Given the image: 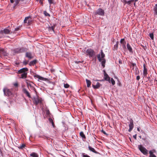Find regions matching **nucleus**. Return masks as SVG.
Segmentation results:
<instances>
[{"mask_svg": "<svg viewBox=\"0 0 157 157\" xmlns=\"http://www.w3.org/2000/svg\"><path fill=\"white\" fill-rule=\"evenodd\" d=\"M34 77L35 78H38L39 79L42 80V81H47L48 79L46 78H44L43 77H42L40 75H34Z\"/></svg>", "mask_w": 157, "mask_h": 157, "instance_id": "nucleus-11", "label": "nucleus"}, {"mask_svg": "<svg viewBox=\"0 0 157 157\" xmlns=\"http://www.w3.org/2000/svg\"><path fill=\"white\" fill-rule=\"evenodd\" d=\"M31 156L32 157H38V155L37 153L34 152H33L30 154Z\"/></svg>", "mask_w": 157, "mask_h": 157, "instance_id": "nucleus-25", "label": "nucleus"}, {"mask_svg": "<svg viewBox=\"0 0 157 157\" xmlns=\"http://www.w3.org/2000/svg\"><path fill=\"white\" fill-rule=\"evenodd\" d=\"M25 146V145L24 144H22L21 146L20 147V148L21 149H22L23 148H24Z\"/></svg>", "mask_w": 157, "mask_h": 157, "instance_id": "nucleus-42", "label": "nucleus"}, {"mask_svg": "<svg viewBox=\"0 0 157 157\" xmlns=\"http://www.w3.org/2000/svg\"><path fill=\"white\" fill-rule=\"evenodd\" d=\"M42 101L41 98H39L38 97L34 98L33 100V102L36 105L39 103H41Z\"/></svg>", "mask_w": 157, "mask_h": 157, "instance_id": "nucleus-8", "label": "nucleus"}, {"mask_svg": "<svg viewBox=\"0 0 157 157\" xmlns=\"http://www.w3.org/2000/svg\"><path fill=\"white\" fill-rule=\"evenodd\" d=\"M49 3L50 4H52L53 3V0H48Z\"/></svg>", "mask_w": 157, "mask_h": 157, "instance_id": "nucleus-39", "label": "nucleus"}, {"mask_svg": "<svg viewBox=\"0 0 157 157\" xmlns=\"http://www.w3.org/2000/svg\"><path fill=\"white\" fill-rule=\"evenodd\" d=\"M50 113V112L49 110H48L47 111L46 114L47 115H49Z\"/></svg>", "mask_w": 157, "mask_h": 157, "instance_id": "nucleus-51", "label": "nucleus"}, {"mask_svg": "<svg viewBox=\"0 0 157 157\" xmlns=\"http://www.w3.org/2000/svg\"><path fill=\"white\" fill-rule=\"evenodd\" d=\"M20 1V0H15V3L14 4L15 6L17 5L19 3V2Z\"/></svg>", "mask_w": 157, "mask_h": 157, "instance_id": "nucleus-38", "label": "nucleus"}, {"mask_svg": "<svg viewBox=\"0 0 157 157\" xmlns=\"http://www.w3.org/2000/svg\"><path fill=\"white\" fill-rule=\"evenodd\" d=\"M126 43L124 39V38L121 39L120 40V43L122 44L123 43Z\"/></svg>", "mask_w": 157, "mask_h": 157, "instance_id": "nucleus-33", "label": "nucleus"}, {"mask_svg": "<svg viewBox=\"0 0 157 157\" xmlns=\"http://www.w3.org/2000/svg\"><path fill=\"white\" fill-rule=\"evenodd\" d=\"M37 62V60L36 59H35L31 62H30L29 63V65L30 66L34 65V64H35Z\"/></svg>", "mask_w": 157, "mask_h": 157, "instance_id": "nucleus-24", "label": "nucleus"}, {"mask_svg": "<svg viewBox=\"0 0 157 157\" xmlns=\"http://www.w3.org/2000/svg\"><path fill=\"white\" fill-rule=\"evenodd\" d=\"M134 6H136V2H135L134 3Z\"/></svg>", "mask_w": 157, "mask_h": 157, "instance_id": "nucleus-59", "label": "nucleus"}, {"mask_svg": "<svg viewBox=\"0 0 157 157\" xmlns=\"http://www.w3.org/2000/svg\"><path fill=\"white\" fill-rule=\"evenodd\" d=\"M131 68H132V69L134 70V71H135V70H134V68H133V67L131 66Z\"/></svg>", "mask_w": 157, "mask_h": 157, "instance_id": "nucleus-57", "label": "nucleus"}, {"mask_svg": "<svg viewBox=\"0 0 157 157\" xmlns=\"http://www.w3.org/2000/svg\"><path fill=\"white\" fill-rule=\"evenodd\" d=\"M48 120L49 122L52 124V126H53V127H54L55 126L52 119L51 118H49Z\"/></svg>", "mask_w": 157, "mask_h": 157, "instance_id": "nucleus-28", "label": "nucleus"}, {"mask_svg": "<svg viewBox=\"0 0 157 157\" xmlns=\"http://www.w3.org/2000/svg\"><path fill=\"white\" fill-rule=\"evenodd\" d=\"M149 36L150 37V38H151V39L152 40H154V34H153V33H150L149 34Z\"/></svg>", "mask_w": 157, "mask_h": 157, "instance_id": "nucleus-30", "label": "nucleus"}, {"mask_svg": "<svg viewBox=\"0 0 157 157\" xmlns=\"http://www.w3.org/2000/svg\"><path fill=\"white\" fill-rule=\"evenodd\" d=\"M133 137L136 140V134L135 135H134L133 136Z\"/></svg>", "mask_w": 157, "mask_h": 157, "instance_id": "nucleus-50", "label": "nucleus"}, {"mask_svg": "<svg viewBox=\"0 0 157 157\" xmlns=\"http://www.w3.org/2000/svg\"><path fill=\"white\" fill-rule=\"evenodd\" d=\"M88 148H89V150L90 151H92V152H94V153H97V151L95 150L94 148H93V147H92L91 146H88Z\"/></svg>", "mask_w": 157, "mask_h": 157, "instance_id": "nucleus-21", "label": "nucleus"}, {"mask_svg": "<svg viewBox=\"0 0 157 157\" xmlns=\"http://www.w3.org/2000/svg\"><path fill=\"white\" fill-rule=\"evenodd\" d=\"M140 79V76H137L136 77V80H139Z\"/></svg>", "mask_w": 157, "mask_h": 157, "instance_id": "nucleus-48", "label": "nucleus"}, {"mask_svg": "<svg viewBox=\"0 0 157 157\" xmlns=\"http://www.w3.org/2000/svg\"><path fill=\"white\" fill-rule=\"evenodd\" d=\"M86 55L88 56L90 58L92 57L95 55L93 49H87L86 52Z\"/></svg>", "mask_w": 157, "mask_h": 157, "instance_id": "nucleus-4", "label": "nucleus"}, {"mask_svg": "<svg viewBox=\"0 0 157 157\" xmlns=\"http://www.w3.org/2000/svg\"><path fill=\"white\" fill-rule=\"evenodd\" d=\"M104 79L105 80L108 81L109 83L110 82V77L104 71Z\"/></svg>", "mask_w": 157, "mask_h": 157, "instance_id": "nucleus-12", "label": "nucleus"}, {"mask_svg": "<svg viewBox=\"0 0 157 157\" xmlns=\"http://www.w3.org/2000/svg\"><path fill=\"white\" fill-rule=\"evenodd\" d=\"M136 66V64L135 63H132V67H133V68H134Z\"/></svg>", "mask_w": 157, "mask_h": 157, "instance_id": "nucleus-41", "label": "nucleus"}, {"mask_svg": "<svg viewBox=\"0 0 157 157\" xmlns=\"http://www.w3.org/2000/svg\"><path fill=\"white\" fill-rule=\"evenodd\" d=\"M138 148L140 151L144 155H147L148 153V150L142 145H138Z\"/></svg>", "mask_w": 157, "mask_h": 157, "instance_id": "nucleus-3", "label": "nucleus"}, {"mask_svg": "<svg viewBox=\"0 0 157 157\" xmlns=\"http://www.w3.org/2000/svg\"><path fill=\"white\" fill-rule=\"evenodd\" d=\"M104 14L105 12L104 10L101 8L98 9L95 13V15H98L101 16H104Z\"/></svg>", "mask_w": 157, "mask_h": 157, "instance_id": "nucleus-5", "label": "nucleus"}, {"mask_svg": "<svg viewBox=\"0 0 157 157\" xmlns=\"http://www.w3.org/2000/svg\"><path fill=\"white\" fill-rule=\"evenodd\" d=\"M44 14L46 16H50V14L48 13L46 11H44Z\"/></svg>", "mask_w": 157, "mask_h": 157, "instance_id": "nucleus-32", "label": "nucleus"}, {"mask_svg": "<svg viewBox=\"0 0 157 157\" xmlns=\"http://www.w3.org/2000/svg\"><path fill=\"white\" fill-rule=\"evenodd\" d=\"M26 48H16L14 50V52L15 53H19L24 52L26 51Z\"/></svg>", "mask_w": 157, "mask_h": 157, "instance_id": "nucleus-9", "label": "nucleus"}, {"mask_svg": "<svg viewBox=\"0 0 157 157\" xmlns=\"http://www.w3.org/2000/svg\"><path fill=\"white\" fill-rule=\"evenodd\" d=\"M28 70V69L27 67L23 68L19 70L17 73L18 74H21V78H27Z\"/></svg>", "mask_w": 157, "mask_h": 157, "instance_id": "nucleus-2", "label": "nucleus"}, {"mask_svg": "<svg viewBox=\"0 0 157 157\" xmlns=\"http://www.w3.org/2000/svg\"><path fill=\"white\" fill-rule=\"evenodd\" d=\"M86 83L87 84V86L88 87H90V85L91 84V81L87 79H86Z\"/></svg>", "mask_w": 157, "mask_h": 157, "instance_id": "nucleus-20", "label": "nucleus"}, {"mask_svg": "<svg viewBox=\"0 0 157 157\" xmlns=\"http://www.w3.org/2000/svg\"><path fill=\"white\" fill-rule=\"evenodd\" d=\"M156 151L155 150H152L149 151V153L150 154L149 157H156V156L153 154L154 153H155Z\"/></svg>", "mask_w": 157, "mask_h": 157, "instance_id": "nucleus-13", "label": "nucleus"}, {"mask_svg": "<svg viewBox=\"0 0 157 157\" xmlns=\"http://www.w3.org/2000/svg\"><path fill=\"white\" fill-rule=\"evenodd\" d=\"M19 30V28H17L15 29V31H17Z\"/></svg>", "mask_w": 157, "mask_h": 157, "instance_id": "nucleus-49", "label": "nucleus"}, {"mask_svg": "<svg viewBox=\"0 0 157 157\" xmlns=\"http://www.w3.org/2000/svg\"><path fill=\"white\" fill-rule=\"evenodd\" d=\"M134 0H130L128 1V2H127V4H128V5H131V3L134 2Z\"/></svg>", "mask_w": 157, "mask_h": 157, "instance_id": "nucleus-31", "label": "nucleus"}, {"mask_svg": "<svg viewBox=\"0 0 157 157\" xmlns=\"http://www.w3.org/2000/svg\"><path fill=\"white\" fill-rule=\"evenodd\" d=\"M101 132H102L105 135H107V133L105 132L103 130H102L101 131Z\"/></svg>", "mask_w": 157, "mask_h": 157, "instance_id": "nucleus-46", "label": "nucleus"}, {"mask_svg": "<svg viewBox=\"0 0 157 157\" xmlns=\"http://www.w3.org/2000/svg\"><path fill=\"white\" fill-rule=\"evenodd\" d=\"M147 74V70L144 64V65L143 75L146 77Z\"/></svg>", "mask_w": 157, "mask_h": 157, "instance_id": "nucleus-17", "label": "nucleus"}, {"mask_svg": "<svg viewBox=\"0 0 157 157\" xmlns=\"http://www.w3.org/2000/svg\"><path fill=\"white\" fill-rule=\"evenodd\" d=\"M23 93L25 94L26 96L28 97L29 98H31V95L29 92L26 90L25 88H23Z\"/></svg>", "mask_w": 157, "mask_h": 157, "instance_id": "nucleus-14", "label": "nucleus"}, {"mask_svg": "<svg viewBox=\"0 0 157 157\" xmlns=\"http://www.w3.org/2000/svg\"><path fill=\"white\" fill-rule=\"evenodd\" d=\"M51 71L52 72V71H54V70H51Z\"/></svg>", "mask_w": 157, "mask_h": 157, "instance_id": "nucleus-60", "label": "nucleus"}, {"mask_svg": "<svg viewBox=\"0 0 157 157\" xmlns=\"http://www.w3.org/2000/svg\"><path fill=\"white\" fill-rule=\"evenodd\" d=\"M32 20L30 16L27 17L25 18L24 21V23H27L28 25H30L32 23Z\"/></svg>", "mask_w": 157, "mask_h": 157, "instance_id": "nucleus-6", "label": "nucleus"}, {"mask_svg": "<svg viewBox=\"0 0 157 157\" xmlns=\"http://www.w3.org/2000/svg\"><path fill=\"white\" fill-rule=\"evenodd\" d=\"M97 57L99 61L101 62L102 66L103 67H105L106 60L104 58L105 55L104 53L102 50H101L100 54L99 53L98 54Z\"/></svg>", "mask_w": 157, "mask_h": 157, "instance_id": "nucleus-1", "label": "nucleus"}, {"mask_svg": "<svg viewBox=\"0 0 157 157\" xmlns=\"http://www.w3.org/2000/svg\"><path fill=\"white\" fill-rule=\"evenodd\" d=\"M124 2L125 4H127V2H128V1H127L126 0H124Z\"/></svg>", "mask_w": 157, "mask_h": 157, "instance_id": "nucleus-53", "label": "nucleus"}, {"mask_svg": "<svg viewBox=\"0 0 157 157\" xmlns=\"http://www.w3.org/2000/svg\"><path fill=\"white\" fill-rule=\"evenodd\" d=\"M155 82H156V84L157 85V79H155Z\"/></svg>", "mask_w": 157, "mask_h": 157, "instance_id": "nucleus-56", "label": "nucleus"}, {"mask_svg": "<svg viewBox=\"0 0 157 157\" xmlns=\"http://www.w3.org/2000/svg\"><path fill=\"white\" fill-rule=\"evenodd\" d=\"M14 86L15 87H17L18 86V84L17 82H15L13 84Z\"/></svg>", "mask_w": 157, "mask_h": 157, "instance_id": "nucleus-43", "label": "nucleus"}, {"mask_svg": "<svg viewBox=\"0 0 157 157\" xmlns=\"http://www.w3.org/2000/svg\"><path fill=\"white\" fill-rule=\"evenodd\" d=\"M49 30H52L53 31H54V27L53 26H52L49 27Z\"/></svg>", "mask_w": 157, "mask_h": 157, "instance_id": "nucleus-40", "label": "nucleus"}, {"mask_svg": "<svg viewBox=\"0 0 157 157\" xmlns=\"http://www.w3.org/2000/svg\"><path fill=\"white\" fill-rule=\"evenodd\" d=\"M82 157H90L88 155L84 153H82Z\"/></svg>", "mask_w": 157, "mask_h": 157, "instance_id": "nucleus-35", "label": "nucleus"}, {"mask_svg": "<svg viewBox=\"0 0 157 157\" xmlns=\"http://www.w3.org/2000/svg\"><path fill=\"white\" fill-rule=\"evenodd\" d=\"M138 1V0H134V2H137Z\"/></svg>", "mask_w": 157, "mask_h": 157, "instance_id": "nucleus-58", "label": "nucleus"}, {"mask_svg": "<svg viewBox=\"0 0 157 157\" xmlns=\"http://www.w3.org/2000/svg\"><path fill=\"white\" fill-rule=\"evenodd\" d=\"M2 55L4 56L7 55L6 52L3 48L0 49V57Z\"/></svg>", "mask_w": 157, "mask_h": 157, "instance_id": "nucleus-15", "label": "nucleus"}, {"mask_svg": "<svg viewBox=\"0 0 157 157\" xmlns=\"http://www.w3.org/2000/svg\"><path fill=\"white\" fill-rule=\"evenodd\" d=\"M129 129L128 130V132H130L132 130V129L134 127V124L133 122V121L132 119H131L130 121V124H129Z\"/></svg>", "mask_w": 157, "mask_h": 157, "instance_id": "nucleus-10", "label": "nucleus"}, {"mask_svg": "<svg viewBox=\"0 0 157 157\" xmlns=\"http://www.w3.org/2000/svg\"><path fill=\"white\" fill-rule=\"evenodd\" d=\"M25 56L26 57H28L30 59H32L33 58L31 53L30 52H26L25 54Z\"/></svg>", "mask_w": 157, "mask_h": 157, "instance_id": "nucleus-16", "label": "nucleus"}, {"mask_svg": "<svg viewBox=\"0 0 157 157\" xmlns=\"http://www.w3.org/2000/svg\"><path fill=\"white\" fill-rule=\"evenodd\" d=\"M135 74L136 75H138L139 74V71L138 70V68L137 67H135V71H134Z\"/></svg>", "mask_w": 157, "mask_h": 157, "instance_id": "nucleus-27", "label": "nucleus"}, {"mask_svg": "<svg viewBox=\"0 0 157 157\" xmlns=\"http://www.w3.org/2000/svg\"><path fill=\"white\" fill-rule=\"evenodd\" d=\"M137 130L138 131L140 132V128L138 127L137 128Z\"/></svg>", "mask_w": 157, "mask_h": 157, "instance_id": "nucleus-55", "label": "nucleus"}, {"mask_svg": "<svg viewBox=\"0 0 157 157\" xmlns=\"http://www.w3.org/2000/svg\"><path fill=\"white\" fill-rule=\"evenodd\" d=\"M80 135L82 138V139L85 140L86 139V137L82 132H80Z\"/></svg>", "mask_w": 157, "mask_h": 157, "instance_id": "nucleus-22", "label": "nucleus"}, {"mask_svg": "<svg viewBox=\"0 0 157 157\" xmlns=\"http://www.w3.org/2000/svg\"><path fill=\"white\" fill-rule=\"evenodd\" d=\"M127 47L128 50L129 52H133L132 48L130 46V45L128 43L127 44Z\"/></svg>", "mask_w": 157, "mask_h": 157, "instance_id": "nucleus-19", "label": "nucleus"}, {"mask_svg": "<svg viewBox=\"0 0 157 157\" xmlns=\"http://www.w3.org/2000/svg\"><path fill=\"white\" fill-rule=\"evenodd\" d=\"M118 42L117 41L116 43V44L114 45V48L115 50H117L118 48Z\"/></svg>", "mask_w": 157, "mask_h": 157, "instance_id": "nucleus-29", "label": "nucleus"}, {"mask_svg": "<svg viewBox=\"0 0 157 157\" xmlns=\"http://www.w3.org/2000/svg\"><path fill=\"white\" fill-rule=\"evenodd\" d=\"M26 83L28 86H31V85L30 83L28 82H26Z\"/></svg>", "mask_w": 157, "mask_h": 157, "instance_id": "nucleus-44", "label": "nucleus"}, {"mask_svg": "<svg viewBox=\"0 0 157 157\" xmlns=\"http://www.w3.org/2000/svg\"><path fill=\"white\" fill-rule=\"evenodd\" d=\"M154 15L155 16L157 15V4L155 5L154 7Z\"/></svg>", "mask_w": 157, "mask_h": 157, "instance_id": "nucleus-18", "label": "nucleus"}, {"mask_svg": "<svg viewBox=\"0 0 157 157\" xmlns=\"http://www.w3.org/2000/svg\"><path fill=\"white\" fill-rule=\"evenodd\" d=\"M75 63H79L80 62V61H75Z\"/></svg>", "mask_w": 157, "mask_h": 157, "instance_id": "nucleus-54", "label": "nucleus"}, {"mask_svg": "<svg viewBox=\"0 0 157 157\" xmlns=\"http://www.w3.org/2000/svg\"><path fill=\"white\" fill-rule=\"evenodd\" d=\"M3 32L5 34H9L10 31L8 29H5L3 30Z\"/></svg>", "mask_w": 157, "mask_h": 157, "instance_id": "nucleus-26", "label": "nucleus"}, {"mask_svg": "<svg viewBox=\"0 0 157 157\" xmlns=\"http://www.w3.org/2000/svg\"><path fill=\"white\" fill-rule=\"evenodd\" d=\"M122 44V47L124 49H125L126 48V43H123Z\"/></svg>", "mask_w": 157, "mask_h": 157, "instance_id": "nucleus-37", "label": "nucleus"}, {"mask_svg": "<svg viewBox=\"0 0 157 157\" xmlns=\"http://www.w3.org/2000/svg\"><path fill=\"white\" fill-rule=\"evenodd\" d=\"M119 63L120 64L122 63V60L121 59H119Z\"/></svg>", "mask_w": 157, "mask_h": 157, "instance_id": "nucleus-47", "label": "nucleus"}, {"mask_svg": "<svg viewBox=\"0 0 157 157\" xmlns=\"http://www.w3.org/2000/svg\"><path fill=\"white\" fill-rule=\"evenodd\" d=\"M3 92L4 94L6 96H8L12 95V93L10 90L8 89L7 88H4L3 89Z\"/></svg>", "mask_w": 157, "mask_h": 157, "instance_id": "nucleus-7", "label": "nucleus"}, {"mask_svg": "<svg viewBox=\"0 0 157 157\" xmlns=\"http://www.w3.org/2000/svg\"><path fill=\"white\" fill-rule=\"evenodd\" d=\"M100 84L99 82H97L96 85H93V86L94 88L98 89L100 86Z\"/></svg>", "mask_w": 157, "mask_h": 157, "instance_id": "nucleus-23", "label": "nucleus"}, {"mask_svg": "<svg viewBox=\"0 0 157 157\" xmlns=\"http://www.w3.org/2000/svg\"><path fill=\"white\" fill-rule=\"evenodd\" d=\"M111 82L112 84L113 85H114L115 83V81L112 78H111V79L110 80V82Z\"/></svg>", "mask_w": 157, "mask_h": 157, "instance_id": "nucleus-34", "label": "nucleus"}, {"mask_svg": "<svg viewBox=\"0 0 157 157\" xmlns=\"http://www.w3.org/2000/svg\"><path fill=\"white\" fill-rule=\"evenodd\" d=\"M28 61L27 62L26 61H24L23 62V63L24 64L26 65L28 63Z\"/></svg>", "mask_w": 157, "mask_h": 157, "instance_id": "nucleus-45", "label": "nucleus"}, {"mask_svg": "<svg viewBox=\"0 0 157 157\" xmlns=\"http://www.w3.org/2000/svg\"><path fill=\"white\" fill-rule=\"evenodd\" d=\"M10 2L11 3H13L14 2V0H10Z\"/></svg>", "mask_w": 157, "mask_h": 157, "instance_id": "nucleus-52", "label": "nucleus"}, {"mask_svg": "<svg viewBox=\"0 0 157 157\" xmlns=\"http://www.w3.org/2000/svg\"><path fill=\"white\" fill-rule=\"evenodd\" d=\"M64 86L65 88H68L69 87V85L67 83L64 84Z\"/></svg>", "mask_w": 157, "mask_h": 157, "instance_id": "nucleus-36", "label": "nucleus"}]
</instances>
